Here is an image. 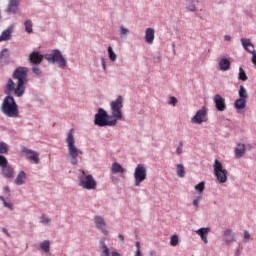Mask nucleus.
<instances>
[{
  "label": "nucleus",
  "instance_id": "22",
  "mask_svg": "<svg viewBox=\"0 0 256 256\" xmlns=\"http://www.w3.org/2000/svg\"><path fill=\"white\" fill-rule=\"evenodd\" d=\"M25 181H27V174L25 173V171H20L17 174L15 183L16 185H25Z\"/></svg>",
  "mask_w": 256,
  "mask_h": 256
},
{
  "label": "nucleus",
  "instance_id": "31",
  "mask_svg": "<svg viewBox=\"0 0 256 256\" xmlns=\"http://www.w3.org/2000/svg\"><path fill=\"white\" fill-rule=\"evenodd\" d=\"M195 191L199 193V195L203 196V192L205 191V182H200L195 186Z\"/></svg>",
  "mask_w": 256,
  "mask_h": 256
},
{
  "label": "nucleus",
  "instance_id": "38",
  "mask_svg": "<svg viewBox=\"0 0 256 256\" xmlns=\"http://www.w3.org/2000/svg\"><path fill=\"white\" fill-rule=\"evenodd\" d=\"M40 223H42V225H51V218H49L47 215H42L40 217Z\"/></svg>",
  "mask_w": 256,
  "mask_h": 256
},
{
  "label": "nucleus",
  "instance_id": "24",
  "mask_svg": "<svg viewBox=\"0 0 256 256\" xmlns=\"http://www.w3.org/2000/svg\"><path fill=\"white\" fill-rule=\"evenodd\" d=\"M219 67L221 71H229L231 68V61H229L227 58H223L219 62Z\"/></svg>",
  "mask_w": 256,
  "mask_h": 256
},
{
  "label": "nucleus",
  "instance_id": "49",
  "mask_svg": "<svg viewBox=\"0 0 256 256\" xmlns=\"http://www.w3.org/2000/svg\"><path fill=\"white\" fill-rule=\"evenodd\" d=\"M189 11H192V12L197 11V7H195V4H192V5L189 7Z\"/></svg>",
  "mask_w": 256,
  "mask_h": 256
},
{
  "label": "nucleus",
  "instance_id": "4",
  "mask_svg": "<svg viewBox=\"0 0 256 256\" xmlns=\"http://www.w3.org/2000/svg\"><path fill=\"white\" fill-rule=\"evenodd\" d=\"M94 123L95 125H98V127H115V125H117V121L113 119L112 116L107 114L103 108L98 109V113L95 115Z\"/></svg>",
  "mask_w": 256,
  "mask_h": 256
},
{
  "label": "nucleus",
  "instance_id": "42",
  "mask_svg": "<svg viewBox=\"0 0 256 256\" xmlns=\"http://www.w3.org/2000/svg\"><path fill=\"white\" fill-rule=\"evenodd\" d=\"M136 251H135V255L134 256H143V254L141 253V243L136 242Z\"/></svg>",
  "mask_w": 256,
  "mask_h": 256
},
{
  "label": "nucleus",
  "instance_id": "16",
  "mask_svg": "<svg viewBox=\"0 0 256 256\" xmlns=\"http://www.w3.org/2000/svg\"><path fill=\"white\" fill-rule=\"evenodd\" d=\"M246 152H247V148L243 143H238L237 146L234 148V155L238 159H241V157H244Z\"/></svg>",
  "mask_w": 256,
  "mask_h": 256
},
{
  "label": "nucleus",
  "instance_id": "21",
  "mask_svg": "<svg viewBox=\"0 0 256 256\" xmlns=\"http://www.w3.org/2000/svg\"><path fill=\"white\" fill-rule=\"evenodd\" d=\"M102 244V256H121V254H119L117 251L113 250H109V247H107L105 245V241L101 242Z\"/></svg>",
  "mask_w": 256,
  "mask_h": 256
},
{
  "label": "nucleus",
  "instance_id": "8",
  "mask_svg": "<svg viewBox=\"0 0 256 256\" xmlns=\"http://www.w3.org/2000/svg\"><path fill=\"white\" fill-rule=\"evenodd\" d=\"M82 176H80V187H83V189H87L88 191H93L94 189H97V181H95V178L91 174H85V171L82 170Z\"/></svg>",
  "mask_w": 256,
  "mask_h": 256
},
{
  "label": "nucleus",
  "instance_id": "17",
  "mask_svg": "<svg viewBox=\"0 0 256 256\" xmlns=\"http://www.w3.org/2000/svg\"><path fill=\"white\" fill-rule=\"evenodd\" d=\"M211 231V228L205 227L200 228L196 231V234L199 235L202 239V241L207 245L209 243V240H207V235H209V232Z\"/></svg>",
  "mask_w": 256,
  "mask_h": 256
},
{
  "label": "nucleus",
  "instance_id": "11",
  "mask_svg": "<svg viewBox=\"0 0 256 256\" xmlns=\"http://www.w3.org/2000/svg\"><path fill=\"white\" fill-rule=\"evenodd\" d=\"M94 223L96 228L103 233V235H109V231L107 230V223L105 219L101 216L94 217Z\"/></svg>",
  "mask_w": 256,
  "mask_h": 256
},
{
  "label": "nucleus",
  "instance_id": "1",
  "mask_svg": "<svg viewBox=\"0 0 256 256\" xmlns=\"http://www.w3.org/2000/svg\"><path fill=\"white\" fill-rule=\"evenodd\" d=\"M29 68L27 67H18L13 72V79L17 81V84L13 81V79H8V82L5 86V93H13L16 97H23L25 95V85L28 83L27 73Z\"/></svg>",
  "mask_w": 256,
  "mask_h": 256
},
{
  "label": "nucleus",
  "instance_id": "35",
  "mask_svg": "<svg viewBox=\"0 0 256 256\" xmlns=\"http://www.w3.org/2000/svg\"><path fill=\"white\" fill-rule=\"evenodd\" d=\"M40 247H41L42 251H45V253H49V251H50V243H49L48 240L43 241L40 244Z\"/></svg>",
  "mask_w": 256,
  "mask_h": 256
},
{
  "label": "nucleus",
  "instance_id": "3",
  "mask_svg": "<svg viewBox=\"0 0 256 256\" xmlns=\"http://www.w3.org/2000/svg\"><path fill=\"white\" fill-rule=\"evenodd\" d=\"M2 112L6 117H12L16 119L19 117V107L13 96H6L2 103Z\"/></svg>",
  "mask_w": 256,
  "mask_h": 256
},
{
  "label": "nucleus",
  "instance_id": "46",
  "mask_svg": "<svg viewBox=\"0 0 256 256\" xmlns=\"http://www.w3.org/2000/svg\"><path fill=\"white\" fill-rule=\"evenodd\" d=\"M169 105H177V98L174 96L170 97Z\"/></svg>",
  "mask_w": 256,
  "mask_h": 256
},
{
  "label": "nucleus",
  "instance_id": "27",
  "mask_svg": "<svg viewBox=\"0 0 256 256\" xmlns=\"http://www.w3.org/2000/svg\"><path fill=\"white\" fill-rule=\"evenodd\" d=\"M9 39H11V29L10 28H8L2 32V34L0 35V42L1 41H9Z\"/></svg>",
  "mask_w": 256,
  "mask_h": 256
},
{
  "label": "nucleus",
  "instance_id": "14",
  "mask_svg": "<svg viewBox=\"0 0 256 256\" xmlns=\"http://www.w3.org/2000/svg\"><path fill=\"white\" fill-rule=\"evenodd\" d=\"M214 103L217 111H225L227 109V104H225V98L221 97V95L216 94L214 96Z\"/></svg>",
  "mask_w": 256,
  "mask_h": 256
},
{
  "label": "nucleus",
  "instance_id": "18",
  "mask_svg": "<svg viewBox=\"0 0 256 256\" xmlns=\"http://www.w3.org/2000/svg\"><path fill=\"white\" fill-rule=\"evenodd\" d=\"M223 241L227 244L233 243V241H235V233H233V230L226 229L223 231Z\"/></svg>",
  "mask_w": 256,
  "mask_h": 256
},
{
  "label": "nucleus",
  "instance_id": "25",
  "mask_svg": "<svg viewBox=\"0 0 256 256\" xmlns=\"http://www.w3.org/2000/svg\"><path fill=\"white\" fill-rule=\"evenodd\" d=\"M0 61H1V63H5L6 65H7V63H9V49L4 48L0 52Z\"/></svg>",
  "mask_w": 256,
  "mask_h": 256
},
{
  "label": "nucleus",
  "instance_id": "56",
  "mask_svg": "<svg viewBox=\"0 0 256 256\" xmlns=\"http://www.w3.org/2000/svg\"><path fill=\"white\" fill-rule=\"evenodd\" d=\"M157 60H158V61H161V57H158Z\"/></svg>",
  "mask_w": 256,
  "mask_h": 256
},
{
  "label": "nucleus",
  "instance_id": "45",
  "mask_svg": "<svg viewBox=\"0 0 256 256\" xmlns=\"http://www.w3.org/2000/svg\"><path fill=\"white\" fill-rule=\"evenodd\" d=\"M176 152L178 155H181V153H183V142H180L177 149H176Z\"/></svg>",
  "mask_w": 256,
  "mask_h": 256
},
{
  "label": "nucleus",
  "instance_id": "33",
  "mask_svg": "<svg viewBox=\"0 0 256 256\" xmlns=\"http://www.w3.org/2000/svg\"><path fill=\"white\" fill-rule=\"evenodd\" d=\"M108 55H109V59L110 61H117V54H115V52L113 51V47L109 46L108 47Z\"/></svg>",
  "mask_w": 256,
  "mask_h": 256
},
{
  "label": "nucleus",
  "instance_id": "2",
  "mask_svg": "<svg viewBox=\"0 0 256 256\" xmlns=\"http://www.w3.org/2000/svg\"><path fill=\"white\" fill-rule=\"evenodd\" d=\"M66 143L70 162L72 165H77L79 163V156L83 155V151L75 146V129L71 128L67 133Z\"/></svg>",
  "mask_w": 256,
  "mask_h": 256
},
{
  "label": "nucleus",
  "instance_id": "44",
  "mask_svg": "<svg viewBox=\"0 0 256 256\" xmlns=\"http://www.w3.org/2000/svg\"><path fill=\"white\" fill-rule=\"evenodd\" d=\"M129 33V29L125 28V26L120 27V35L121 37L127 35Z\"/></svg>",
  "mask_w": 256,
  "mask_h": 256
},
{
  "label": "nucleus",
  "instance_id": "30",
  "mask_svg": "<svg viewBox=\"0 0 256 256\" xmlns=\"http://www.w3.org/2000/svg\"><path fill=\"white\" fill-rule=\"evenodd\" d=\"M176 173L178 175V177H185V166H183V164H178L176 165Z\"/></svg>",
  "mask_w": 256,
  "mask_h": 256
},
{
  "label": "nucleus",
  "instance_id": "40",
  "mask_svg": "<svg viewBox=\"0 0 256 256\" xmlns=\"http://www.w3.org/2000/svg\"><path fill=\"white\" fill-rule=\"evenodd\" d=\"M8 163L9 162L7 161V158H5L3 155H0V167L3 169L4 167H7Z\"/></svg>",
  "mask_w": 256,
  "mask_h": 256
},
{
  "label": "nucleus",
  "instance_id": "39",
  "mask_svg": "<svg viewBox=\"0 0 256 256\" xmlns=\"http://www.w3.org/2000/svg\"><path fill=\"white\" fill-rule=\"evenodd\" d=\"M0 201L3 202L4 207H7V209L13 210V204L5 201V197L0 196Z\"/></svg>",
  "mask_w": 256,
  "mask_h": 256
},
{
  "label": "nucleus",
  "instance_id": "43",
  "mask_svg": "<svg viewBox=\"0 0 256 256\" xmlns=\"http://www.w3.org/2000/svg\"><path fill=\"white\" fill-rule=\"evenodd\" d=\"M201 199H203V196L199 195L196 197V199L193 200L194 207H199V203H201Z\"/></svg>",
  "mask_w": 256,
  "mask_h": 256
},
{
  "label": "nucleus",
  "instance_id": "36",
  "mask_svg": "<svg viewBox=\"0 0 256 256\" xmlns=\"http://www.w3.org/2000/svg\"><path fill=\"white\" fill-rule=\"evenodd\" d=\"M9 152V146L5 142H0V154H6Z\"/></svg>",
  "mask_w": 256,
  "mask_h": 256
},
{
  "label": "nucleus",
  "instance_id": "15",
  "mask_svg": "<svg viewBox=\"0 0 256 256\" xmlns=\"http://www.w3.org/2000/svg\"><path fill=\"white\" fill-rule=\"evenodd\" d=\"M242 47L247 50L248 53H251L252 57H255V46L251 43L250 39L242 38L241 39Z\"/></svg>",
  "mask_w": 256,
  "mask_h": 256
},
{
  "label": "nucleus",
  "instance_id": "19",
  "mask_svg": "<svg viewBox=\"0 0 256 256\" xmlns=\"http://www.w3.org/2000/svg\"><path fill=\"white\" fill-rule=\"evenodd\" d=\"M145 41L148 45H151L155 41V29L147 28L145 32Z\"/></svg>",
  "mask_w": 256,
  "mask_h": 256
},
{
  "label": "nucleus",
  "instance_id": "51",
  "mask_svg": "<svg viewBox=\"0 0 256 256\" xmlns=\"http://www.w3.org/2000/svg\"><path fill=\"white\" fill-rule=\"evenodd\" d=\"M9 3H14L16 5H19V0H9Z\"/></svg>",
  "mask_w": 256,
  "mask_h": 256
},
{
  "label": "nucleus",
  "instance_id": "47",
  "mask_svg": "<svg viewBox=\"0 0 256 256\" xmlns=\"http://www.w3.org/2000/svg\"><path fill=\"white\" fill-rule=\"evenodd\" d=\"M244 239H246V240L251 239V235L249 234L248 231H244Z\"/></svg>",
  "mask_w": 256,
  "mask_h": 256
},
{
  "label": "nucleus",
  "instance_id": "12",
  "mask_svg": "<svg viewBox=\"0 0 256 256\" xmlns=\"http://www.w3.org/2000/svg\"><path fill=\"white\" fill-rule=\"evenodd\" d=\"M22 153H26V157L27 159H29L30 161H33V163H35L36 165L39 164V153L27 149V148H22Z\"/></svg>",
  "mask_w": 256,
  "mask_h": 256
},
{
  "label": "nucleus",
  "instance_id": "50",
  "mask_svg": "<svg viewBox=\"0 0 256 256\" xmlns=\"http://www.w3.org/2000/svg\"><path fill=\"white\" fill-rule=\"evenodd\" d=\"M3 191H4V193H6V195H9V193H10L9 187H7V186L3 188Z\"/></svg>",
  "mask_w": 256,
  "mask_h": 256
},
{
  "label": "nucleus",
  "instance_id": "37",
  "mask_svg": "<svg viewBox=\"0 0 256 256\" xmlns=\"http://www.w3.org/2000/svg\"><path fill=\"white\" fill-rule=\"evenodd\" d=\"M170 245L172 247H177V245H179V236H177V234L171 236Z\"/></svg>",
  "mask_w": 256,
  "mask_h": 256
},
{
  "label": "nucleus",
  "instance_id": "29",
  "mask_svg": "<svg viewBox=\"0 0 256 256\" xmlns=\"http://www.w3.org/2000/svg\"><path fill=\"white\" fill-rule=\"evenodd\" d=\"M19 10V4H14L12 2H9L8 7L6 9L7 13H17Z\"/></svg>",
  "mask_w": 256,
  "mask_h": 256
},
{
  "label": "nucleus",
  "instance_id": "54",
  "mask_svg": "<svg viewBox=\"0 0 256 256\" xmlns=\"http://www.w3.org/2000/svg\"><path fill=\"white\" fill-rule=\"evenodd\" d=\"M150 255H151V256H157V252L154 251V250H152V251H150Z\"/></svg>",
  "mask_w": 256,
  "mask_h": 256
},
{
  "label": "nucleus",
  "instance_id": "52",
  "mask_svg": "<svg viewBox=\"0 0 256 256\" xmlns=\"http://www.w3.org/2000/svg\"><path fill=\"white\" fill-rule=\"evenodd\" d=\"M118 238L120 239V241H124L125 240V237L123 236V234H119Z\"/></svg>",
  "mask_w": 256,
  "mask_h": 256
},
{
  "label": "nucleus",
  "instance_id": "7",
  "mask_svg": "<svg viewBox=\"0 0 256 256\" xmlns=\"http://www.w3.org/2000/svg\"><path fill=\"white\" fill-rule=\"evenodd\" d=\"M214 175L219 183H227V169L223 168V164L218 160L215 159L213 164Z\"/></svg>",
  "mask_w": 256,
  "mask_h": 256
},
{
  "label": "nucleus",
  "instance_id": "55",
  "mask_svg": "<svg viewBox=\"0 0 256 256\" xmlns=\"http://www.w3.org/2000/svg\"><path fill=\"white\" fill-rule=\"evenodd\" d=\"M3 233H5L6 235H9V232H7V228H3Z\"/></svg>",
  "mask_w": 256,
  "mask_h": 256
},
{
  "label": "nucleus",
  "instance_id": "20",
  "mask_svg": "<svg viewBox=\"0 0 256 256\" xmlns=\"http://www.w3.org/2000/svg\"><path fill=\"white\" fill-rule=\"evenodd\" d=\"M2 174L5 179H13L15 177V170H13V167L7 165L2 168Z\"/></svg>",
  "mask_w": 256,
  "mask_h": 256
},
{
  "label": "nucleus",
  "instance_id": "41",
  "mask_svg": "<svg viewBox=\"0 0 256 256\" xmlns=\"http://www.w3.org/2000/svg\"><path fill=\"white\" fill-rule=\"evenodd\" d=\"M32 72L38 77H41L43 75V73L41 72V69H39V67L37 66L32 67Z\"/></svg>",
  "mask_w": 256,
  "mask_h": 256
},
{
  "label": "nucleus",
  "instance_id": "48",
  "mask_svg": "<svg viewBox=\"0 0 256 256\" xmlns=\"http://www.w3.org/2000/svg\"><path fill=\"white\" fill-rule=\"evenodd\" d=\"M101 63H102V67H103L104 71H107V66L105 64V58L101 59Z\"/></svg>",
  "mask_w": 256,
  "mask_h": 256
},
{
  "label": "nucleus",
  "instance_id": "5",
  "mask_svg": "<svg viewBox=\"0 0 256 256\" xmlns=\"http://www.w3.org/2000/svg\"><path fill=\"white\" fill-rule=\"evenodd\" d=\"M44 58L48 63H57L60 69H65V67H67V60L59 50H52L50 53L45 54Z\"/></svg>",
  "mask_w": 256,
  "mask_h": 256
},
{
  "label": "nucleus",
  "instance_id": "28",
  "mask_svg": "<svg viewBox=\"0 0 256 256\" xmlns=\"http://www.w3.org/2000/svg\"><path fill=\"white\" fill-rule=\"evenodd\" d=\"M238 95L240 99H246V100L249 99V94H247V89H245V86L239 87Z\"/></svg>",
  "mask_w": 256,
  "mask_h": 256
},
{
  "label": "nucleus",
  "instance_id": "53",
  "mask_svg": "<svg viewBox=\"0 0 256 256\" xmlns=\"http://www.w3.org/2000/svg\"><path fill=\"white\" fill-rule=\"evenodd\" d=\"M225 41H231V37L229 35L224 36Z\"/></svg>",
  "mask_w": 256,
  "mask_h": 256
},
{
  "label": "nucleus",
  "instance_id": "23",
  "mask_svg": "<svg viewBox=\"0 0 256 256\" xmlns=\"http://www.w3.org/2000/svg\"><path fill=\"white\" fill-rule=\"evenodd\" d=\"M235 109H238V111H241L247 107V100L245 98H239L234 103Z\"/></svg>",
  "mask_w": 256,
  "mask_h": 256
},
{
  "label": "nucleus",
  "instance_id": "6",
  "mask_svg": "<svg viewBox=\"0 0 256 256\" xmlns=\"http://www.w3.org/2000/svg\"><path fill=\"white\" fill-rule=\"evenodd\" d=\"M110 109L112 112V119L115 121H121L123 119V96H118L116 100L110 103Z\"/></svg>",
  "mask_w": 256,
  "mask_h": 256
},
{
  "label": "nucleus",
  "instance_id": "9",
  "mask_svg": "<svg viewBox=\"0 0 256 256\" xmlns=\"http://www.w3.org/2000/svg\"><path fill=\"white\" fill-rule=\"evenodd\" d=\"M135 186L139 187L147 179V168L143 164H138L134 171Z\"/></svg>",
  "mask_w": 256,
  "mask_h": 256
},
{
  "label": "nucleus",
  "instance_id": "26",
  "mask_svg": "<svg viewBox=\"0 0 256 256\" xmlns=\"http://www.w3.org/2000/svg\"><path fill=\"white\" fill-rule=\"evenodd\" d=\"M112 173L117 174V173H125V168H123V166H121V164L114 162L112 164V168H111Z\"/></svg>",
  "mask_w": 256,
  "mask_h": 256
},
{
  "label": "nucleus",
  "instance_id": "32",
  "mask_svg": "<svg viewBox=\"0 0 256 256\" xmlns=\"http://www.w3.org/2000/svg\"><path fill=\"white\" fill-rule=\"evenodd\" d=\"M24 25L26 33H33V21L27 20Z\"/></svg>",
  "mask_w": 256,
  "mask_h": 256
},
{
  "label": "nucleus",
  "instance_id": "13",
  "mask_svg": "<svg viewBox=\"0 0 256 256\" xmlns=\"http://www.w3.org/2000/svg\"><path fill=\"white\" fill-rule=\"evenodd\" d=\"M44 57L45 56H43L40 52L34 51V52L30 53L29 61L33 65H41V63H43Z\"/></svg>",
  "mask_w": 256,
  "mask_h": 256
},
{
  "label": "nucleus",
  "instance_id": "10",
  "mask_svg": "<svg viewBox=\"0 0 256 256\" xmlns=\"http://www.w3.org/2000/svg\"><path fill=\"white\" fill-rule=\"evenodd\" d=\"M209 117L207 116V107L203 106L196 114L191 118V123L196 125H201V123H207Z\"/></svg>",
  "mask_w": 256,
  "mask_h": 256
},
{
  "label": "nucleus",
  "instance_id": "34",
  "mask_svg": "<svg viewBox=\"0 0 256 256\" xmlns=\"http://www.w3.org/2000/svg\"><path fill=\"white\" fill-rule=\"evenodd\" d=\"M239 81H247V73H245V70L243 68H239V74H238Z\"/></svg>",
  "mask_w": 256,
  "mask_h": 256
}]
</instances>
